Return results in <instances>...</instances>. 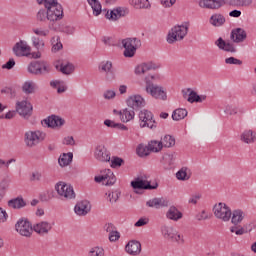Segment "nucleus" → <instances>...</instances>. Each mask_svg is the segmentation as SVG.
I'll use <instances>...</instances> for the list:
<instances>
[{"label":"nucleus","mask_w":256,"mask_h":256,"mask_svg":"<svg viewBox=\"0 0 256 256\" xmlns=\"http://www.w3.org/2000/svg\"><path fill=\"white\" fill-rule=\"evenodd\" d=\"M36 19L40 23L49 21L48 28L55 31L57 29V21L63 19V6L57 0H53L45 9H40L37 12Z\"/></svg>","instance_id":"obj_1"},{"label":"nucleus","mask_w":256,"mask_h":256,"mask_svg":"<svg viewBox=\"0 0 256 256\" xmlns=\"http://www.w3.org/2000/svg\"><path fill=\"white\" fill-rule=\"evenodd\" d=\"M189 27V22H184L181 25H176L171 28L167 35V43L173 45V43H177V41H183L184 37H187V33H189Z\"/></svg>","instance_id":"obj_2"},{"label":"nucleus","mask_w":256,"mask_h":256,"mask_svg":"<svg viewBox=\"0 0 256 256\" xmlns=\"http://www.w3.org/2000/svg\"><path fill=\"white\" fill-rule=\"evenodd\" d=\"M46 134L39 130L37 131H27L24 134V143L29 149L37 147L41 141H45Z\"/></svg>","instance_id":"obj_3"},{"label":"nucleus","mask_w":256,"mask_h":256,"mask_svg":"<svg viewBox=\"0 0 256 256\" xmlns=\"http://www.w3.org/2000/svg\"><path fill=\"white\" fill-rule=\"evenodd\" d=\"M145 91L148 95H151L153 99H159L160 101H167V92L163 86L154 84L151 81L146 82Z\"/></svg>","instance_id":"obj_4"},{"label":"nucleus","mask_w":256,"mask_h":256,"mask_svg":"<svg viewBox=\"0 0 256 256\" xmlns=\"http://www.w3.org/2000/svg\"><path fill=\"white\" fill-rule=\"evenodd\" d=\"M122 45L124 47V57H135L137 49L141 46V40L138 38H126L122 40Z\"/></svg>","instance_id":"obj_5"},{"label":"nucleus","mask_w":256,"mask_h":256,"mask_svg":"<svg viewBox=\"0 0 256 256\" xmlns=\"http://www.w3.org/2000/svg\"><path fill=\"white\" fill-rule=\"evenodd\" d=\"M139 121L141 129L148 127V129H157V121L153 119V113L147 109L140 110Z\"/></svg>","instance_id":"obj_6"},{"label":"nucleus","mask_w":256,"mask_h":256,"mask_svg":"<svg viewBox=\"0 0 256 256\" xmlns=\"http://www.w3.org/2000/svg\"><path fill=\"white\" fill-rule=\"evenodd\" d=\"M15 229L22 237H31L33 235V225L27 218H20L15 224Z\"/></svg>","instance_id":"obj_7"},{"label":"nucleus","mask_w":256,"mask_h":256,"mask_svg":"<svg viewBox=\"0 0 256 256\" xmlns=\"http://www.w3.org/2000/svg\"><path fill=\"white\" fill-rule=\"evenodd\" d=\"M214 215L217 219L222 221H229L231 219V208L225 203H218L213 207Z\"/></svg>","instance_id":"obj_8"},{"label":"nucleus","mask_w":256,"mask_h":256,"mask_svg":"<svg viewBox=\"0 0 256 256\" xmlns=\"http://www.w3.org/2000/svg\"><path fill=\"white\" fill-rule=\"evenodd\" d=\"M94 181L96 183H103V185H115L117 177H115L111 169H105L101 171V175L95 176Z\"/></svg>","instance_id":"obj_9"},{"label":"nucleus","mask_w":256,"mask_h":256,"mask_svg":"<svg viewBox=\"0 0 256 256\" xmlns=\"http://www.w3.org/2000/svg\"><path fill=\"white\" fill-rule=\"evenodd\" d=\"M55 190L60 197H65V199H75V191L73 190V186L68 185L65 182H58L55 186Z\"/></svg>","instance_id":"obj_10"},{"label":"nucleus","mask_w":256,"mask_h":256,"mask_svg":"<svg viewBox=\"0 0 256 256\" xmlns=\"http://www.w3.org/2000/svg\"><path fill=\"white\" fill-rule=\"evenodd\" d=\"M16 111L20 117L29 119L33 115V105L27 100L16 103Z\"/></svg>","instance_id":"obj_11"},{"label":"nucleus","mask_w":256,"mask_h":256,"mask_svg":"<svg viewBox=\"0 0 256 256\" xmlns=\"http://www.w3.org/2000/svg\"><path fill=\"white\" fill-rule=\"evenodd\" d=\"M126 104L127 107L133 109L134 111H141V109L145 107L146 102L145 98L141 95H132L128 97V99L126 100Z\"/></svg>","instance_id":"obj_12"},{"label":"nucleus","mask_w":256,"mask_h":256,"mask_svg":"<svg viewBox=\"0 0 256 256\" xmlns=\"http://www.w3.org/2000/svg\"><path fill=\"white\" fill-rule=\"evenodd\" d=\"M13 53L16 57H31V46L27 42L20 40L13 47Z\"/></svg>","instance_id":"obj_13"},{"label":"nucleus","mask_w":256,"mask_h":256,"mask_svg":"<svg viewBox=\"0 0 256 256\" xmlns=\"http://www.w3.org/2000/svg\"><path fill=\"white\" fill-rule=\"evenodd\" d=\"M100 73H105L106 81H113L115 79V70H113V62L103 61L98 66Z\"/></svg>","instance_id":"obj_14"},{"label":"nucleus","mask_w":256,"mask_h":256,"mask_svg":"<svg viewBox=\"0 0 256 256\" xmlns=\"http://www.w3.org/2000/svg\"><path fill=\"white\" fill-rule=\"evenodd\" d=\"M131 187H133L134 189H145L152 191L153 189H157V187H159V184L157 182H154L151 185V182L147 180L136 178L134 181L131 182Z\"/></svg>","instance_id":"obj_15"},{"label":"nucleus","mask_w":256,"mask_h":256,"mask_svg":"<svg viewBox=\"0 0 256 256\" xmlns=\"http://www.w3.org/2000/svg\"><path fill=\"white\" fill-rule=\"evenodd\" d=\"M42 125L50 127L51 129H55V127L61 128L63 127V125H65V119L57 115H51L46 119L42 120Z\"/></svg>","instance_id":"obj_16"},{"label":"nucleus","mask_w":256,"mask_h":256,"mask_svg":"<svg viewBox=\"0 0 256 256\" xmlns=\"http://www.w3.org/2000/svg\"><path fill=\"white\" fill-rule=\"evenodd\" d=\"M161 233L164 239H170L171 241H181V234H179L173 226H162Z\"/></svg>","instance_id":"obj_17"},{"label":"nucleus","mask_w":256,"mask_h":256,"mask_svg":"<svg viewBox=\"0 0 256 256\" xmlns=\"http://www.w3.org/2000/svg\"><path fill=\"white\" fill-rule=\"evenodd\" d=\"M155 69H159V65H157L153 61L144 62L135 67L134 73L135 75H145L147 71H155Z\"/></svg>","instance_id":"obj_18"},{"label":"nucleus","mask_w":256,"mask_h":256,"mask_svg":"<svg viewBox=\"0 0 256 256\" xmlns=\"http://www.w3.org/2000/svg\"><path fill=\"white\" fill-rule=\"evenodd\" d=\"M94 157L97 161H101L102 163L111 161V156L109 155L107 148L103 145H98L96 147Z\"/></svg>","instance_id":"obj_19"},{"label":"nucleus","mask_w":256,"mask_h":256,"mask_svg":"<svg viewBox=\"0 0 256 256\" xmlns=\"http://www.w3.org/2000/svg\"><path fill=\"white\" fill-rule=\"evenodd\" d=\"M240 141L245 145H253L256 142V132L252 129H246L240 134Z\"/></svg>","instance_id":"obj_20"},{"label":"nucleus","mask_w":256,"mask_h":256,"mask_svg":"<svg viewBox=\"0 0 256 256\" xmlns=\"http://www.w3.org/2000/svg\"><path fill=\"white\" fill-rule=\"evenodd\" d=\"M33 229L38 235H48L49 231L53 229V224L47 221H41L34 224Z\"/></svg>","instance_id":"obj_21"},{"label":"nucleus","mask_w":256,"mask_h":256,"mask_svg":"<svg viewBox=\"0 0 256 256\" xmlns=\"http://www.w3.org/2000/svg\"><path fill=\"white\" fill-rule=\"evenodd\" d=\"M129 13V10L127 8L118 7L116 9H113L111 12L106 13V18L110 21H117L121 19V17H125Z\"/></svg>","instance_id":"obj_22"},{"label":"nucleus","mask_w":256,"mask_h":256,"mask_svg":"<svg viewBox=\"0 0 256 256\" xmlns=\"http://www.w3.org/2000/svg\"><path fill=\"white\" fill-rule=\"evenodd\" d=\"M74 211L76 215H79L80 217H85V215H87L91 211V203H89V201L87 200L78 202L74 207Z\"/></svg>","instance_id":"obj_23"},{"label":"nucleus","mask_w":256,"mask_h":256,"mask_svg":"<svg viewBox=\"0 0 256 256\" xmlns=\"http://www.w3.org/2000/svg\"><path fill=\"white\" fill-rule=\"evenodd\" d=\"M215 45L221 51H226L227 53H237V48H235V44L231 42H226L221 37L215 41Z\"/></svg>","instance_id":"obj_24"},{"label":"nucleus","mask_w":256,"mask_h":256,"mask_svg":"<svg viewBox=\"0 0 256 256\" xmlns=\"http://www.w3.org/2000/svg\"><path fill=\"white\" fill-rule=\"evenodd\" d=\"M199 7L202 9H221L223 7L222 0H200Z\"/></svg>","instance_id":"obj_25"},{"label":"nucleus","mask_w":256,"mask_h":256,"mask_svg":"<svg viewBox=\"0 0 256 256\" xmlns=\"http://www.w3.org/2000/svg\"><path fill=\"white\" fill-rule=\"evenodd\" d=\"M230 39H232L234 43H243V41L247 39V32L242 28L233 29L231 31Z\"/></svg>","instance_id":"obj_26"},{"label":"nucleus","mask_w":256,"mask_h":256,"mask_svg":"<svg viewBox=\"0 0 256 256\" xmlns=\"http://www.w3.org/2000/svg\"><path fill=\"white\" fill-rule=\"evenodd\" d=\"M135 111L136 110L130 107L120 110L118 115H120L121 122L129 123V121H133V119H135Z\"/></svg>","instance_id":"obj_27"},{"label":"nucleus","mask_w":256,"mask_h":256,"mask_svg":"<svg viewBox=\"0 0 256 256\" xmlns=\"http://www.w3.org/2000/svg\"><path fill=\"white\" fill-rule=\"evenodd\" d=\"M166 219L175 222L180 221V219H183V212H180L175 206H170L166 212Z\"/></svg>","instance_id":"obj_28"},{"label":"nucleus","mask_w":256,"mask_h":256,"mask_svg":"<svg viewBox=\"0 0 256 256\" xmlns=\"http://www.w3.org/2000/svg\"><path fill=\"white\" fill-rule=\"evenodd\" d=\"M125 249L129 255H139L141 253V243L137 240H132L128 242Z\"/></svg>","instance_id":"obj_29"},{"label":"nucleus","mask_w":256,"mask_h":256,"mask_svg":"<svg viewBox=\"0 0 256 256\" xmlns=\"http://www.w3.org/2000/svg\"><path fill=\"white\" fill-rule=\"evenodd\" d=\"M147 207H154L155 209H161V207H169V200L165 198H153L146 202Z\"/></svg>","instance_id":"obj_30"},{"label":"nucleus","mask_w":256,"mask_h":256,"mask_svg":"<svg viewBox=\"0 0 256 256\" xmlns=\"http://www.w3.org/2000/svg\"><path fill=\"white\" fill-rule=\"evenodd\" d=\"M175 159H177V153L171 152V153H165L162 156L161 163L164 167V169H169L173 163H175Z\"/></svg>","instance_id":"obj_31"},{"label":"nucleus","mask_w":256,"mask_h":256,"mask_svg":"<svg viewBox=\"0 0 256 256\" xmlns=\"http://www.w3.org/2000/svg\"><path fill=\"white\" fill-rule=\"evenodd\" d=\"M26 206L27 202H25L23 197H17L8 201V207L11 209H23Z\"/></svg>","instance_id":"obj_32"},{"label":"nucleus","mask_w":256,"mask_h":256,"mask_svg":"<svg viewBox=\"0 0 256 256\" xmlns=\"http://www.w3.org/2000/svg\"><path fill=\"white\" fill-rule=\"evenodd\" d=\"M37 90V84L33 80H28L22 85V91L26 95H33Z\"/></svg>","instance_id":"obj_33"},{"label":"nucleus","mask_w":256,"mask_h":256,"mask_svg":"<svg viewBox=\"0 0 256 256\" xmlns=\"http://www.w3.org/2000/svg\"><path fill=\"white\" fill-rule=\"evenodd\" d=\"M27 71L31 75H43V69H41L40 61L31 62L27 67Z\"/></svg>","instance_id":"obj_34"},{"label":"nucleus","mask_w":256,"mask_h":256,"mask_svg":"<svg viewBox=\"0 0 256 256\" xmlns=\"http://www.w3.org/2000/svg\"><path fill=\"white\" fill-rule=\"evenodd\" d=\"M73 161V152L63 153L58 159L60 167H67Z\"/></svg>","instance_id":"obj_35"},{"label":"nucleus","mask_w":256,"mask_h":256,"mask_svg":"<svg viewBox=\"0 0 256 256\" xmlns=\"http://www.w3.org/2000/svg\"><path fill=\"white\" fill-rule=\"evenodd\" d=\"M210 24L214 27H221L225 24V16L222 14H214L210 17Z\"/></svg>","instance_id":"obj_36"},{"label":"nucleus","mask_w":256,"mask_h":256,"mask_svg":"<svg viewBox=\"0 0 256 256\" xmlns=\"http://www.w3.org/2000/svg\"><path fill=\"white\" fill-rule=\"evenodd\" d=\"M130 5L135 9H149V0H129Z\"/></svg>","instance_id":"obj_37"},{"label":"nucleus","mask_w":256,"mask_h":256,"mask_svg":"<svg viewBox=\"0 0 256 256\" xmlns=\"http://www.w3.org/2000/svg\"><path fill=\"white\" fill-rule=\"evenodd\" d=\"M88 5H90V7L93 10V15H95V17H98V15H101V11H102V7H101V2H99V0H87Z\"/></svg>","instance_id":"obj_38"},{"label":"nucleus","mask_w":256,"mask_h":256,"mask_svg":"<svg viewBox=\"0 0 256 256\" xmlns=\"http://www.w3.org/2000/svg\"><path fill=\"white\" fill-rule=\"evenodd\" d=\"M176 179H178L179 181H189L191 179V174L189 173V168L184 167V168L180 169L176 173Z\"/></svg>","instance_id":"obj_39"},{"label":"nucleus","mask_w":256,"mask_h":256,"mask_svg":"<svg viewBox=\"0 0 256 256\" xmlns=\"http://www.w3.org/2000/svg\"><path fill=\"white\" fill-rule=\"evenodd\" d=\"M187 109L178 108L173 111L172 113V119L173 121H181V119H185L187 116Z\"/></svg>","instance_id":"obj_40"},{"label":"nucleus","mask_w":256,"mask_h":256,"mask_svg":"<svg viewBox=\"0 0 256 256\" xmlns=\"http://www.w3.org/2000/svg\"><path fill=\"white\" fill-rule=\"evenodd\" d=\"M31 41L37 51H43L45 49V42L39 36H32Z\"/></svg>","instance_id":"obj_41"},{"label":"nucleus","mask_w":256,"mask_h":256,"mask_svg":"<svg viewBox=\"0 0 256 256\" xmlns=\"http://www.w3.org/2000/svg\"><path fill=\"white\" fill-rule=\"evenodd\" d=\"M149 150L152 151V153H159L161 149H163V144L161 141L152 140L148 144Z\"/></svg>","instance_id":"obj_42"},{"label":"nucleus","mask_w":256,"mask_h":256,"mask_svg":"<svg viewBox=\"0 0 256 256\" xmlns=\"http://www.w3.org/2000/svg\"><path fill=\"white\" fill-rule=\"evenodd\" d=\"M160 142L162 143V147L169 148L175 146V138L171 135H165Z\"/></svg>","instance_id":"obj_43"},{"label":"nucleus","mask_w":256,"mask_h":256,"mask_svg":"<svg viewBox=\"0 0 256 256\" xmlns=\"http://www.w3.org/2000/svg\"><path fill=\"white\" fill-rule=\"evenodd\" d=\"M187 93H189L187 101L189 103H196V101H197V92L191 90V88H188L186 91L182 90L183 97H185V95H187Z\"/></svg>","instance_id":"obj_44"},{"label":"nucleus","mask_w":256,"mask_h":256,"mask_svg":"<svg viewBox=\"0 0 256 256\" xmlns=\"http://www.w3.org/2000/svg\"><path fill=\"white\" fill-rule=\"evenodd\" d=\"M136 153L139 157H147L150 155L151 150L149 149V146L140 144L136 149Z\"/></svg>","instance_id":"obj_45"},{"label":"nucleus","mask_w":256,"mask_h":256,"mask_svg":"<svg viewBox=\"0 0 256 256\" xmlns=\"http://www.w3.org/2000/svg\"><path fill=\"white\" fill-rule=\"evenodd\" d=\"M243 221V211L234 210L232 213V223L233 225H239Z\"/></svg>","instance_id":"obj_46"},{"label":"nucleus","mask_w":256,"mask_h":256,"mask_svg":"<svg viewBox=\"0 0 256 256\" xmlns=\"http://www.w3.org/2000/svg\"><path fill=\"white\" fill-rule=\"evenodd\" d=\"M51 43H52V51H54V53H56V51H61V49H63V44L61 43L59 36H54L51 39Z\"/></svg>","instance_id":"obj_47"},{"label":"nucleus","mask_w":256,"mask_h":256,"mask_svg":"<svg viewBox=\"0 0 256 256\" xmlns=\"http://www.w3.org/2000/svg\"><path fill=\"white\" fill-rule=\"evenodd\" d=\"M124 163H125V160H123V158L114 156L111 159L110 167H112V169H119V167L124 165Z\"/></svg>","instance_id":"obj_48"},{"label":"nucleus","mask_w":256,"mask_h":256,"mask_svg":"<svg viewBox=\"0 0 256 256\" xmlns=\"http://www.w3.org/2000/svg\"><path fill=\"white\" fill-rule=\"evenodd\" d=\"M60 71L64 75H71V73H73V71H75V66L71 63H68L66 65L61 64Z\"/></svg>","instance_id":"obj_49"},{"label":"nucleus","mask_w":256,"mask_h":256,"mask_svg":"<svg viewBox=\"0 0 256 256\" xmlns=\"http://www.w3.org/2000/svg\"><path fill=\"white\" fill-rule=\"evenodd\" d=\"M89 256H105V250L102 247L96 246L88 252Z\"/></svg>","instance_id":"obj_50"},{"label":"nucleus","mask_w":256,"mask_h":256,"mask_svg":"<svg viewBox=\"0 0 256 256\" xmlns=\"http://www.w3.org/2000/svg\"><path fill=\"white\" fill-rule=\"evenodd\" d=\"M32 33L38 37H47L49 35V29H43L42 27H36L32 29Z\"/></svg>","instance_id":"obj_51"},{"label":"nucleus","mask_w":256,"mask_h":256,"mask_svg":"<svg viewBox=\"0 0 256 256\" xmlns=\"http://www.w3.org/2000/svg\"><path fill=\"white\" fill-rule=\"evenodd\" d=\"M40 69H42V75H45V73H51V65H49L47 61H40Z\"/></svg>","instance_id":"obj_52"},{"label":"nucleus","mask_w":256,"mask_h":256,"mask_svg":"<svg viewBox=\"0 0 256 256\" xmlns=\"http://www.w3.org/2000/svg\"><path fill=\"white\" fill-rule=\"evenodd\" d=\"M106 195L108 196L110 203H117V201L119 200L120 193L115 191L106 193Z\"/></svg>","instance_id":"obj_53"},{"label":"nucleus","mask_w":256,"mask_h":256,"mask_svg":"<svg viewBox=\"0 0 256 256\" xmlns=\"http://www.w3.org/2000/svg\"><path fill=\"white\" fill-rule=\"evenodd\" d=\"M226 65H243V61L235 58V57H229L225 59Z\"/></svg>","instance_id":"obj_54"},{"label":"nucleus","mask_w":256,"mask_h":256,"mask_svg":"<svg viewBox=\"0 0 256 256\" xmlns=\"http://www.w3.org/2000/svg\"><path fill=\"white\" fill-rule=\"evenodd\" d=\"M120 238H121V234L117 230H114L112 233L109 234V241L111 243H115V241H119Z\"/></svg>","instance_id":"obj_55"},{"label":"nucleus","mask_w":256,"mask_h":256,"mask_svg":"<svg viewBox=\"0 0 256 256\" xmlns=\"http://www.w3.org/2000/svg\"><path fill=\"white\" fill-rule=\"evenodd\" d=\"M116 95H117V93H115L114 90H106L103 93L104 99H107V100L115 99Z\"/></svg>","instance_id":"obj_56"},{"label":"nucleus","mask_w":256,"mask_h":256,"mask_svg":"<svg viewBox=\"0 0 256 256\" xmlns=\"http://www.w3.org/2000/svg\"><path fill=\"white\" fill-rule=\"evenodd\" d=\"M104 231H106V233H109V235L111 233H113L114 231L117 230V227H115V225L113 223H106L103 227Z\"/></svg>","instance_id":"obj_57"},{"label":"nucleus","mask_w":256,"mask_h":256,"mask_svg":"<svg viewBox=\"0 0 256 256\" xmlns=\"http://www.w3.org/2000/svg\"><path fill=\"white\" fill-rule=\"evenodd\" d=\"M13 67H15V59L13 58H10L9 61L2 65V69H7L8 71H11Z\"/></svg>","instance_id":"obj_58"},{"label":"nucleus","mask_w":256,"mask_h":256,"mask_svg":"<svg viewBox=\"0 0 256 256\" xmlns=\"http://www.w3.org/2000/svg\"><path fill=\"white\" fill-rule=\"evenodd\" d=\"M43 179V174L39 171L32 172L30 176V181H41Z\"/></svg>","instance_id":"obj_59"},{"label":"nucleus","mask_w":256,"mask_h":256,"mask_svg":"<svg viewBox=\"0 0 256 256\" xmlns=\"http://www.w3.org/2000/svg\"><path fill=\"white\" fill-rule=\"evenodd\" d=\"M225 113L227 115H237V107H235L233 105H228L225 108Z\"/></svg>","instance_id":"obj_60"},{"label":"nucleus","mask_w":256,"mask_h":256,"mask_svg":"<svg viewBox=\"0 0 256 256\" xmlns=\"http://www.w3.org/2000/svg\"><path fill=\"white\" fill-rule=\"evenodd\" d=\"M9 188V180H2L0 183V192L5 195L7 189Z\"/></svg>","instance_id":"obj_61"},{"label":"nucleus","mask_w":256,"mask_h":256,"mask_svg":"<svg viewBox=\"0 0 256 256\" xmlns=\"http://www.w3.org/2000/svg\"><path fill=\"white\" fill-rule=\"evenodd\" d=\"M160 3L166 9H169V7H173L174 4L177 3V0H160Z\"/></svg>","instance_id":"obj_62"},{"label":"nucleus","mask_w":256,"mask_h":256,"mask_svg":"<svg viewBox=\"0 0 256 256\" xmlns=\"http://www.w3.org/2000/svg\"><path fill=\"white\" fill-rule=\"evenodd\" d=\"M62 33H66V35H73L75 33V27L73 26H64L61 28Z\"/></svg>","instance_id":"obj_63"},{"label":"nucleus","mask_w":256,"mask_h":256,"mask_svg":"<svg viewBox=\"0 0 256 256\" xmlns=\"http://www.w3.org/2000/svg\"><path fill=\"white\" fill-rule=\"evenodd\" d=\"M63 145H75V139L73 138V136H68V137H65L63 139Z\"/></svg>","instance_id":"obj_64"}]
</instances>
